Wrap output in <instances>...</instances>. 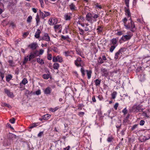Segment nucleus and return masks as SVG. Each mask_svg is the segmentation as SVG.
<instances>
[{"label":"nucleus","instance_id":"nucleus-1","mask_svg":"<svg viewBox=\"0 0 150 150\" xmlns=\"http://www.w3.org/2000/svg\"><path fill=\"white\" fill-rule=\"evenodd\" d=\"M129 20H130V22L127 23V19L126 18H125L122 20L124 25L127 29H129L131 31L134 32L136 30V28L134 22L130 18Z\"/></svg>","mask_w":150,"mask_h":150},{"label":"nucleus","instance_id":"nucleus-2","mask_svg":"<svg viewBox=\"0 0 150 150\" xmlns=\"http://www.w3.org/2000/svg\"><path fill=\"white\" fill-rule=\"evenodd\" d=\"M144 109L142 105L136 104L132 107L131 110L133 112L137 113L142 111Z\"/></svg>","mask_w":150,"mask_h":150},{"label":"nucleus","instance_id":"nucleus-3","mask_svg":"<svg viewBox=\"0 0 150 150\" xmlns=\"http://www.w3.org/2000/svg\"><path fill=\"white\" fill-rule=\"evenodd\" d=\"M130 33V32H127V35H123L121 38V39L125 41L130 40L132 36V34H129Z\"/></svg>","mask_w":150,"mask_h":150},{"label":"nucleus","instance_id":"nucleus-4","mask_svg":"<svg viewBox=\"0 0 150 150\" xmlns=\"http://www.w3.org/2000/svg\"><path fill=\"white\" fill-rule=\"evenodd\" d=\"M58 19L55 18H50L49 19L48 24L50 25L56 24L57 23Z\"/></svg>","mask_w":150,"mask_h":150},{"label":"nucleus","instance_id":"nucleus-5","mask_svg":"<svg viewBox=\"0 0 150 150\" xmlns=\"http://www.w3.org/2000/svg\"><path fill=\"white\" fill-rule=\"evenodd\" d=\"M41 40H44L47 42L50 41V38L48 34L47 33H45L44 35L40 39L39 41Z\"/></svg>","mask_w":150,"mask_h":150},{"label":"nucleus","instance_id":"nucleus-6","mask_svg":"<svg viewBox=\"0 0 150 150\" xmlns=\"http://www.w3.org/2000/svg\"><path fill=\"white\" fill-rule=\"evenodd\" d=\"M52 61L53 62H58L61 63L63 61V60L62 57L61 56L58 55L56 57L55 56L53 57Z\"/></svg>","mask_w":150,"mask_h":150},{"label":"nucleus","instance_id":"nucleus-7","mask_svg":"<svg viewBox=\"0 0 150 150\" xmlns=\"http://www.w3.org/2000/svg\"><path fill=\"white\" fill-rule=\"evenodd\" d=\"M64 55L66 57L68 56H70L71 57H72L73 56L72 54H74V52L71 50H68L64 51L63 53Z\"/></svg>","mask_w":150,"mask_h":150},{"label":"nucleus","instance_id":"nucleus-8","mask_svg":"<svg viewBox=\"0 0 150 150\" xmlns=\"http://www.w3.org/2000/svg\"><path fill=\"white\" fill-rule=\"evenodd\" d=\"M83 61L80 57H78L76 60L75 61V64L77 67H82V64Z\"/></svg>","mask_w":150,"mask_h":150},{"label":"nucleus","instance_id":"nucleus-9","mask_svg":"<svg viewBox=\"0 0 150 150\" xmlns=\"http://www.w3.org/2000/svg\"><path fill=\"white\" fill-rule=\"evenodd\" d=\"M38 47V45L36 42H33L28 45V47L32 50H35Z\"/></svg>","mask_w":150,"mask_h":150},{"label":"nucleus","instance_id":"nucleus-10","mask_svg":"<svg viewBox=\"0 0 150 150\" xmlns=\"http://www.w3.org/2000/svg\"><path fill=\"white\" fill-rule=\"evenodd\" d=\"M40 15L42 18H44L46 17L50 16V14L49 12L44 11L43 12H40Z\"/></svg>","mask_w":150,"mask_h":150},{"label":"nucleus","instance_id":"nucleus-11","mask_svg":"<svg viewBox=\"0 0 150 150\" xmlns=\"http://www.w3.org/2000/svg\"><path fill=\"white\" fill-rule=\"evenodd\" d=\"M117 41H118V38H113L112 39H111L110 40V45H114L116 46H117Z\"/></svg>","mask_w":150,"mask_h":150},{"label":"nucleus","instance_id":"nucleus-12","mask_svg":"<svg viewBox=\"0 0 150 150\" xmlns=\"http://www.w3.org/2000/svg\"><path fill=\"white\" fill-rule=\"evenodd\" d=\"M86 18L88 21L90 22L91 23H92L93 17L91 13H88L86 15Z\"/></svg>","mask_w":150,"mask_h":150},{"label":"nucleus","instance_id":"nucleus-13","mask_svg":"<svg viewBox=\"0 0 150 150\" xmlns=\"http://www.w3.org/2000/svg\"><path fill=\"white\" fill-rule=\"evenodd\" d=\"M4 91L5 93L8 96L11 98H13L14 97V95L13 93L11 92L10 90L7 89V88H5L4 89Z\"/></svg>","mask_w":150,"mask_h":150},{"label":"nucleus","instance_id":"nucleus-14","mask_svg":"<svg viewBox=\"0 0 150 150\" xmlns=\"http://www.w3.org/2000/svg\"><path fill=\"white\" fill-rule=\"evenodd\" d=\"M124 48L120 49L115 54L114 58L116 59H117L119 57V55L120 54H122V53L123 52Z\"/></svg>","mask_w":150,"mask_h":150},{"label":"nucleus","instance_id":"nucleus-15","mask_svg":"<svg viewBox=\"0 0 150 150\" xmlns=\"http://www.w3.org/2000/svg\"><path fill=\"white\" fill-rule=\"evenodd\" d=\"M102 76L107 77L108 74V70L105 69H102L101 70Z\"/></svg>","mask_w":150,"mask_h":150},{"label":"nucleus","instance_id":"nucleus-16","mask_svg":"<svg viewBox=\"0 0 150 150\" xmlns=\"http://www.w3.org/2000/svg\"><path fill=\"white\" fill-rule=\"evenodd\" d=\"M52 91V89L50 87H47L44 90V93L46 95H50V94Z\"/></svg>","mask_w":150,"mask_h":150},{"label":"nucleus","instance_id":"nucleus-17","mask_svg":"<svg viewBox=\"0 0 150 150\" xmlns=\"http://www.w3.org/2000/svg\"><path fill=\"white\" fill-rule=\"evenodd\" d=\"M54 28L55 31H57L58 30H60V32H61V30L62 28V26L61 24H57L54 25Z\"/></svg>","mask_w":150,"mask_h":150},{"label":"nucleus","instance_id":"nucleus-18","mask_svg":"<svg viewBox=\"0 0 150 150\" xmlns=\"http://www.w3.org/2000/svg\"><path fill=\"white\" fill-rule=\"evenodd\" d=\"M71 13H66L64 15V18L66 21L70 20L71 19Z\"/></svg>","mask_w":150,"mask_h":150},{"label":"nucleus","instance_id":"nucleus-19","mask_svg":"<svg viewBox=\"0 0 150 150\" xmlns=\"http://www.w3.org/2000/svg\"><path fill=\"white\" fill-rule=\"evenodd\" d=\"M36 54V52H35L33 53H31L29 56V60L30 61L32 59L35 58Z\"/></svg>","mask_w":150,"mask_h":150},{"label":"nucleus","instance_id":"nucleus-20","mask_svg":"<svg viewBox=\"0 0 150 150\" xmlns=\"http://www.w3.org/2000/svg\"><path fill=\"white\" fill-rule=\"evenodd\" d=\"M76 53L78 54L81 56L83 57L84 58V57H83V55L82 54V51L81 50L78 48H76Z\"/></svg>","mask_w":150,"mask_h":150},{"label":"nucleus","instance_id":"nucleus-21","mask_svg":"<svg viewBox=\"0 0 150 150\" xmlns=\"http://www.w3.org/2000/svg\"><path fill=\"white\" fill-rule=\"evenodd\" d=\"M41 33V31L40 30L38 29L37 31L36 32L35 35V37L36 38H38L40 37V34Z\"/></svg>","mask_w":150,"mask_h":150},{"label":"nucleus","instance_id":"nucleus-22","mask_svg":"<svg viewBox=\"0 0 150 150\" xmlns=\"http://www.w3.org/2000/svg\"><path fill=\"white\" fill-rule=\"evenodd\" d=\"M125 14L126 15H127L128 17L131 16L130 12L129 11V9L128 8H125Z\"/></svg>","mask_w":150,"mask_h":150},{"label":"nucleus","instance_id":"nucleus-23","mask_svg":"<svg viewBox=\"0 0 150 150\" xmlns=\"http://www.w3.org/2000/svg\"><path fill=\"white\" fill-rule=\"evenodd\" d=\"M69 8L72 11L76 10V7L75 6L74 4L73 3H71L69 5Z\"/></svg>","mask_w":150,"mask_h":150},{"label":"nucleus","instance_id":"nucleus-24","mask_svg":"<svg viewBox=\"0 0 150 150\" xmlns=\"http://www.w3.org/2000/svg\"><path fill=\"white\" fill-rule=\"evenodd\" d=\"M53 68L55 69H58L59 67V64L57 63H54L53 65Z\"/></svg>","mask_w":150,"mask_h":150},{"label":"nucleus","instance_id":"nucleus-25","mask_svg":"<svg viewBox=\"0 0 150 150\" xmlns=\"http://www.w3.org/2000/svg\"><path fill=\"white\" fill-rule=\"evenodd\" d=\"M1 106L2 107H7L8 108H11V106L9 104L6 103H2L1 104Z\"/></svg>","mask_w":150,"mask_h":150},{"label":"nucleus","instance_id":"nucleus-26","mask_svg":"<svg viewBox=\"0 0 150 150\" xmlns=\"http://www.w3.org/2000/svg\"><path fill=\"white\" fill-rule=\"evenodd\" d=\"M28 82L27 79L25 78H24L21 82L20 83V85L21 86L22 84L25 85Z\"/></svg>","mask_w":150,"mask_h":150},{"label":"nucleus","instance_id":"nucleus-27","mask_svg":"<svg viewBox=\"0 0 150 150\" xmlns=\"http://www.w3.org/2000/svg\"><path fill=\"white\" fill-rule=\"evenodd\" d=\"M37 62L41 64H44V61L42 59H40L39 58H38L37 59Z\"/></svg>","mask_w":150,"mask_h":150},{"label":"nucleus","instance_id":"nucleus-28","mask_svg":"<svg viewBox=\"0 0 150 150\" xmlns=\"http://www.w3.org/2000/svg\"><path fill=\"white\" fill-rule=\"evenodd\" d=\"M8 62L9 63V65L10 66L12 67L15 66V63L12 60H9L8 61Z\"/></svg>","mask_w":150,"mask_h":150},{"label":"nucleus","instance_id":"nucleus-29","mask_svg":"<svg viewBox=\"0 0 150 150\" xmlns=\"http://www.w3.org/2000/svg\"><path fill=\"white\" fill-rule=\"evenodd\" d=\"M59 108V107H56L54 108H50L49 109V110L52 112H54L57 110Z\"/></svg>","mask_w":150,"mask_h":150},{"label":"nucleus","instance_id":"nucleus-30","mask_svg":"<svg viewBox=\"0 0 150 150\" xmlns=\"http://www.w3.org/2000/svg\"><path fill=\"white\" fill-rule=\"evenodd\" d=\"M87 72V76H88V79H89L91 78V74L92 73V72L91 71H89L88 70L86 71Z\"/></svg>","mask_w":150,"mask_h":150},{"label":"nucleus","instance_id":"nucleus-31","mask_svg":"<svg viewBox=\"0 0 150 150\" xmlns=\"http://www.w3.org/2000/svg\"><path fill=\"white\" fill-rule=\"evenodd\" d=\"M12 76L11 74H8L6 76V81L7 82H9L12 78Z\"/></svg>","mask_w":150,"mask_h":150},{"label":"nucleus","instance_id":"nucleus-32","mask_svg":"<svg viewBox=\"0 0 150 150\" xmlns=\"http://www.w3.org/2000/svg\"><path fill=\"white\" fill-rule=\"evenodd\" d=\"M110 45L111 47L110 48L109 51L110 52H112L117 46L112 45Z\"/></svg>","mask_w":150,"mask_h":150},{"label":"nucleus","instance_id":"nucleus-33","mask_svg":"<svg viewBox=\"0 0 150 150\" xmlns=\"http://www.w3.org/2000/svg\"><path fill=\"white\" fill-rule=\"evenodd\" d=\"M50 115L47 114L44 115L43 119L45 120H47L50 117Z\"/></svg>","mask_w":150,"mask_h":150},{"label":"nucleus","instance_id":"nucleus-34","mask_svg":"<svg viewBox=\"0 0 150 150\" xmlns=\"http://www.w3.org/2000/svg\"><path fill=\"white\" fill-rule=\"evenodd\" d=\"M101 81V80L96 79L95 81V84L96 86H99L100 85Z\"/></svg>","mask_w":150,"mask_h":150},{"label":"nucleus","instance_id":"nucleus-35","mask_svg":"<svg viewBox=\"0 0 150 150\" xmlns=\"http://www.w3.org/2000/svg\"><path fill=\"white\" fill-rule=\"evenodd\" d=\"M28 60H29V56L28 55L26 57H24L23 64H25Z\"/></svg>","mask_w":150,"mask_h":150},{"label":"nucleus","instance_id":"nucleus-36","mask_svg":"<svg viewBox=\"0 0 150 150\" xmlns=\"http://www.w3.org/2000/svg\"><path fill=\"white\" fill-rule=\"evenodd\" d=\"M117 93L116 91L113 92L111 94L112 98L113 99H114L117 95Z\"/></svg>","mask_w":150,"mask_h":150},{"label":"nucleus","instance_id":"nucleus-37","mask_svg":"<svg viewBox=\"0 0 150 150\" xmlns=\"http://www.w3.org/2000/svg\"><path fill=\"white\" fill-rule=\"evenodd\" d=\"M103 30V28L100 26H98L97 29L98 30L97 32L100 33L102 32Z\"/></svg>","mask_w":150,"mask_h":150},{"label":"nucleus","instance_id":"nucleus-38","mask_svg":"<svg viewBox=\"0 0 150 150\" xmlns=\"http://www.w3.org/2000/svg\"><path fill=\"white\" fill-rule=\"evenodd\" d=\"M92 17L94 19H95L94 20V21H97L96 19L99 17V15L98 14H93V16H92Z\"/></svg>","mask_w":150,"mask_h":150},{"label":"nucleus","instance_id":"nucleus-39","mask_svg":"<svg viewBox=\"0 0 150 150\" xmlns=\"http://www.w3.org/2000/svg\"><path fill=\"white\" fill-rule=\"evenodd\" d=\"M43 78L45 79H48L50 77V75L47 74H44L43 75Z\"/></svg>","mask_w":150,"mask_h":150},{"label":"nucleus","instance_id":"nucleus-40","mask_svg":"<svg viewBox=\"0 0 150 150\" xmlns=\"http://www.w3.org/2000/svg\"><path fill=\"white\" fill-rule=\"evenodd\" d=\"M32 19V16H29L27 19V21L28 23H30L31 22V20Z\"/></svg>","mask_w":150,"mask_h":150},{"label":"nucleus","instance_id":"nucleus-41","mask_svg":"<svg viewBox=\"0 0 150 150\" xmlns=\"http://www.w3.org/2000/svg\"><path fill=\"white\" fill-rule=\"evenodd\" d=\"M37 124L36 123H34L31 125H30L29 128L30 129H32L35 127L37 126Z\"/></svg>","mask_w":150,"mask_h":150},{"label":"nucleus","instance_id":"nucleus-42","mask_svg":"<svg viewBox=\"0 0 150 150\" xmlns=\"http://www.w3.org/2000/svg\"><path fill=\"white\" fill-rule=\"evenodd\" d=\"M31 93L32 91L30 92L29 91L26 90L25 91V94L26 96H28V95L30 94Z\"/></svg>","mask_w":150,"mask_h":150},{"label":"nucleus","instance_id":"nucleus-43","mask_svg":"<svg viewBox=\"0 0 150 150\" xmlns=\"http://www.w3.org/2000/svg\"><path fill=\"white\" fill-rule=\"evenodd\" d=\"M35 19L37 22V23L38 24V23L40 21V18L38 15L37 14L35 18Z\"/></svg>","mask_w":150,"mask_h":150},{"label":"nucleus","instance_id":"nucleus-44","mask_svg":"<svg viewBox=\"0 0 150 150\" xmlns=\"http://www.w3.org/2000/svg\"><path fill=\"white\" fill-rule=\"evenodd\" d=\"M122 112L124 113V115H126L127 112V110L126 109V108H125L123 109L122 110Z\"/></svg>","mask_w":150,"mask_h":150},{"label":"nucleus","instance_id":"nucleus-45","mask_svg":"<svg viewBox=\"0 0 150 150\" xmlns=\"http://www.w3.org/2000/svg\"><path fill=\"white\" fill-rule=\"evenodd\" d=\"M40 2V4L41 5V6L43 8L44 7V2L43 1V0H39Z\"/></svg>","mask_w":150,"mask_h":150},{"label":"nucleus","instance_id":"nucleus-46","mask_svg":"<svg viewBox=\"0 0 150 150\" xmlns=\"http://www.w3.org/2000/svg\"><path fill=\"white\" fill-rule=\"evenodd\" d=\"M81 73L82 74V76H84L85 75V71H84V69L82 67H81Z\"/></svg>","mask_w":150,"mask_h":150},{"label":"nucleus","instance_id":"nucleus-47","mask_svg":"<svg viewBox=\"0 0 150 150\" xmlns=\"http://www.w3.org/2000/svg\"><path fill=\"white\" fill-rule=\"evenodd\" d=\"M98 62L100 64H102L104 62L103 59L101 57H99V58Z\"/></svg>","mask_w":150,"mask_h":150},{"label":"nucleus","instance_id":"nucleus-48","mask_svg":"<svg viewBox=\"0 0 150 150\" xmlns=\"http://www.w3.org/2000/svg\"><path fill=\"white\" fill-rule=\"evenodd\" d=\"M79 30L80 34L81 35H83L84 34V30L83 29L80 28H79Z\"/></svg>","mask_w":150,"mask_h":150},{"label":"nucleus","instance_id":"nucleus-49","mask_svg":"<svg viewBox=\"0 0 150 150\" xmlns=\"http://www.w3.org/2000/svg\"><path fill=\"white\" fill-rule=\"evenodd\" d=\"M61 38L64 40H66L68 41L69 38V37L67 36H64L63 35H62L61 36Z\"/></svg>","mask_w":150,"mask_h":150},{"label":"nucleus","instance_id":"nucleus-50","mask_svg":"<svg viewBox=\"0 0 150 150\" xmlns=\"http://www.w3.org/2000/svg\"><path fill=\"white\" fill-rule=\"evenodd\" d=\"M129 0H125V3L127 8L129 7Z\"/></svg>","mask_w":150,"mask_h":150},{"label":"nucleus","instance_id":"nucleus-51","mask_svg":"<svg viewBox=\"0 0 150 150\" xmlns=\"http://www.w3.org/2000/svg\"><path fill=\"white\" fill-rule=\"evenodd\" d=\"M52 56L51 54H48L47 57V59L49 60H51L52 59Z\"/></svg>","mask_w":150,"mask_h":150},{"label":"nucleus","instance_id":"nucleus-52","mask_svg":"<svg viewBox=\"0 0 150 150\" xmlns=\"http://www.w3.org/2000/svg\"><path fill=\"white\" fill-rule=\"evenodd\" d=\"M35 94L37 95H39L41 94V92L40 90L39 89L35 92Z\"/></svg>","mask_w":150,"mask_h":150},{"label":"nucleus","instance_id":"nucleus-53","mask_svg":"<svg viewBox=\"0 0 150 150\" xmlns=\"http://www.w3.org/2000/svg\"><path fill=\"white\" fill-rule=\"evenodd\" d=\"M9 121L11 123L13 124L15 123V119L13 118L12 119H10L9 120Z\"/></svg>","mask_w":150,"mask_h":150},{"label":"nucleus","instance_id":"nucleus-54","mask_svg":"<svg viewBox=\"0 0 150 150\" xmlns=\"http://www.w3.org/2000/svg\"><path fill=\"white\" fill-rule=\"evenodd\" d=\"M84 114V112H80L78 113V115L80 117H82L83 115Z\"/></svg>","mask_w":150,"mask_h":150},{"label":"nucleus","instance_id":"nucleus-55","mask_svg":"<svg viewBox=\"0 0 150 150\" xmlns=\"http://www.w3.org/2000/svg\"><path fill=\"white\" fill-rule=\"evenodd\" d=\"M137 125H137V124H135V125H134L132 126V128H131L132 130H133L135 128H136L137 127Z\"/></svg>","mask_w":150,"mask_h":150},{"label":"nucleus","instance_id":"nucleus-56","mask_svg":"<svg viewBox=\"0 0 150 150\" xmlns=\"http://www.w3.org/2000/svg\"><path fill=\"white\" fill-rule=\"evenodd\" d=\"M119 104L118 103H116L114 106V108L115 110H117L118 106Z\"/></svg>","mask_w":150,"mask_h":150},{"label":"nucleus","instance_id":"nucleus-57","mask_svg":"<svg viewBox=\"0 0 150 150\" xmlns=\"http://www.w3.org/2000/svg\"><path fill=\"white\" fill-rule=\"evenodd\" d=\"M123 34V32L122 31H119L117 32V33L116 35H117L119 36H120L122 35Z\"/></svg>","mask_w":150,"mask_h":150},{"label":"nucleus","instance_id":"nucleus-58","mask_svg":"<svg viewBox=\"0 0 150 150\" xmlns=\"http://www.w3.org/2000/svg\"><path fill=\"white\" fill-rule=\"evenodd\" d=\"M145 123V121L143 120H141L140 121L139 124L140 125L142 126L144 125Z\"/></svg>","mask_w":150,"mask_h":150},{"label":"nucleus","instance_id":"nucleus-59","mask_svg":"<svg viewBox=\"0 0 150 150\" xmlns=\"http://www.w3.org/2000/svg\"><path fill=\"white\" fill-rule=\"evenodd\" d=\"M113 138L112 137H108L107 139V141L109 142H110L112 141Z\"/></svg>","mask_w":150,"mask_h":150},{"label":"nucleus","instance_id":"nucleus-60","mask_svg":"<svg viewBox=\"0 0 150 150\" xmlns=\"http://www.w3.org/2000/svg\"><path fill=\"white\" fill-rule=\"evenodd\" d=\"M9 136L12 138L14 137L15 138H16V135L12 134H10L9 135Z\"/></svg>","mask_w":150,"mask_h":150},{"label":"nucleus","instance_id":"nucleus-61","mask_svg":"<svg viewBox=\"0 0 150 150\" xmlns=\"http://www.w3.org/2000/svg\"><path fill=\"white\" fill-rule=\"evenodd\" d=\"M44 52V50L42 49H40L39 51V54L40 55H42L43 54Z\"/></svg>","mask_w":150,"mask_h":150},{"label":"nucleus","instance_id":"nucleus-62","mask_svg":"<svg viewBox=\"0 0 150 150\" xmlns=\"http://www.w3.org/2000/svg\"><path fill=\"white\" fill-rule=\"evenodd\" d=\"M145 140H148L150 138V136L148 134L146 135L145 137Z\"/></svg>","mask_w":150,"mask_h":150},{"label":"nucleus","instance_id":"nucleus-63","mask_svg":"<svg viewBox=\"0 0 150 150\" xmlns=\"http://www.w3.org/2000/svg\"><path fill=\"white\" fill-rule=\"evenodd\" d=\"M0 76L1 77L2 79L3 80L4 77V74L0 72Z\"/></svg>","mask_w":150,"mask_h":150},{"label":"nucleus","instance_id":"nucleus-64","mask_svg":"<svg viewBox=\"0 0 150 150\" xmlns=\"http://www.w3.org/2000/svg\"><path fill=\"white\" fill-rule=\"evenodd\" d=\"M10 26H11L13 28H14L15 27V25L13 22H11L10 23Z\"/></svg>","mask_w":150,"mask_h":150}]
</instances>
